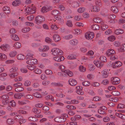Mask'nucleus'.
Instances as JSON below:
<instances>
[{"label":"nucleus","mask_w":125,"mask_h":125,"mask_svg":"<svg viewBox=\"0 0 125 125\" xmlns=\"http://www.w3.org/2000/svg\"><path fill=\"white\" fill-rule=\"evenodd\" d=\"M68 117V115L66 114H63L62 115L61 117H55L54 119V121L58 123H62L65 121Z\"/></svg>","instance_id":"1"},{"label":"nucleus","mask_w":125,"mask_h":125,"mask_svg":"<svg viewBox=\"0 0 125 125\" xmlns=\"http://www.w3.org/2000/svg\"><path fill=\"white\" fill-rule=\"evenodd\" d=\"M36 8L35 7L26 8L25 10V14H32L35 12Z\"/></svg>","instance_id":"2"},{"label":"nucleus","mask_w":125,"mask_h":125,"mask_svg":"<svg viewBox=\"0 0 125 125\" xmlns=\"http://www.w3.org/2000/svg\"><path fill=\"white\" fill-rule=\"evenodd\" d=\"M52 54L54 55H61L63 53L62 51L59 48H54L52 49Z\"/></svg>","instance_id":"3"},{"label":"nucleus","mask_w":125,"mask_h":125,"mask_svg":"<svg viewBox=\"0 0 125 125\" xmlns=\"http://www.w3.org/2000/svg\"><path fill=\"white\" fill-rule=\"evenodd\" d=\"M35 20L36 23L38 24H39L44 21L45 18L42 16H38L35 18Z\"/></svg>","instance_id":"4"},{"label":"nucleus","mask_w":125,"mask_h":125,"mask_svg":"<svg viewBox=\"0 0 125 125\" xmlns=\"http://www.w3.org/2000/svg\"><path fill=\"white\" fill-rule=\"evenodd\" d=\"M2 104L4 105H6L9 102V96L7 94H5L3 95L2 96Z\"/></svg>","instance_id":"5"},{"label":"nucleus","mask_w":125,"mask_h":125,"mask_svg":"<svg viewBox=\"0 0 125 125\" xmlns=\"http://www.w3.org/2000/svg\"><path fill=\"white\" fill-rule=\"evenodd\" d=\"M89 11L91 12H98L99 11L100 9L99 7L97 6H95L94 7V6L91 5L89 7Z\"/></svg>","instance_id":"6"},{"label":"nucleus","mask_w":125,"mask_h":125,"mask_svg":"<svg viewBox=\"0 0 125 125\" xmlns=\"http://www.w3.org/2000/svg\"><path fill=\"white\" fill-rule=\"evenodd\" d=\"M94 36V33L93 32H88L85 34L86 38L89 40H91L93 38Z\"/></svg>","instance_id":"7"},{"label":"nucleus","mask_w":125,"mask_h":125,"mask_svg":"<svg viewBox=\"0 0 125 125\" xmlns=\"http://www.w3.org/2000/svg\"><path fill=\"white\" fill-rule=\"evenodd\" d=\"M116 16L114 14H110L108 16V18L109 20V22L111 23H114L115 19L116 18Z\"/></svg>","instance_id":"8"},{"label":"nucleus","mask_w":125,"mask_h":125,"mask_svg":"<svg viewBox=\"0 0 125 125\" xmlns=\"http://www.w3.org/2000/svg\"><path fill=\"white\" fill-rule=\"evenodd\" d=\"M111 80L112 83L114 84H117L119 83L120 82L119 78L117 77H112Z\"/></svg>","instance_id":"9"},{"label":"nucleus","mask_w":125,"mask_h":125,"mask_svg":"<svg viewBox=\"0 0 125 125\" xmlns=\"http://www.w3.org/2000/svg\"><path fill=\"white\" fill-rule=\"evenodd\" d=\"M69 43L71 45L73 46H75L78 44L79 42L77 39H74L70 41Z\"/></svg>","instance_id":"10"},{"label":"nucleus","mask_w":125,"mask_h":125,"mask_svg":"<svg viewBox=\"0 0 125 125\" xmlns=\"http://www.w3.org/2000/svg\"><path fill=\"white\" fill-rule=\"evenodd\" d=\"M115 51L113 49H109L106 52V55L108 56H110L112 55H115Z\"/></svg>","instance_id":"11"},{"label":"nucleus","mask_w":125,"mask_h":125,"mask_svg":"<svg viewBox=\"0 0 125 125\" xmlns=\"http://www.w3.org/2000/svg\"><path fill=\"white\" fill-rule=\"evenodd\" d=\"M53 59L55 61L60 62L63 61L64 59V58L63 56H59L54 57Z\"/></svg>","instance_id":"12"},{"label":"nucleus","mask_w":125,"mask_h":125,"mask_svg":"<svg viewBox=\"0 0 125 125\" xmlns=\"http://www.w3.org/2000/svg\"><path fill=\"white\" fill-rule=\"evenodd\" d=\"M76 93L79 94L83 95L84 94V93L82 90V88H81L80 86H76Z\"/></svg>","instance_id":"13"},{"label":"nucleus","mask_w":125,"mask_h":125,"mask_svg":"<svg viewBox=\"0 0 125 125\" xmlns=\"http://www.w3.org/2000/svg\"><path fill=\"white\" fill-rule=\"evenodd\" d=\"M94 63L95 65L97 67H102L104 65L103 62L97 60L94 61Z\"/></svg>","instance_id":"14"},{"label":"nucleus","mask_w":125,"mask_h":125,"mask_svg":"<svg viewBox=\"0 0 125 125\" xmlns=\"http://www.w3.org/2000/svg\"><path fill=\"white\" fill-rule=\"evenodd\" d=\"M68 3H69V4L71 5V6L74 8H76L79 6V5L78 3L76 1H74L72 2H68Z\"/></svg>","instance_id":"15"},{"label":"nucleus","mask_w":125,"mask_h":125,"mask_svg":"<svg viewBox=\"0 0 125 125\" xmlns=\"http://www.w3.org/2000/svg\"><path fill=\"white\" fill-rule=\"evenodd\" d=\"M69 84L72 86L76 85L77 83L75 79H70L69 80Z\"/></svg>","instance_id":"16"},{"label":"nucleus","mask_w":125,"mask_h":125,"mask_svg":"<svg viewBox=\"0 0 125 125\" xmlns=\"http://www.w3.org/2000/svg\"><path fill=\"white\" fill-rule=\"evenodd\" d=\"M2 9L5 13L9 14L10 12V9L9 7L5 6L3 7Z\"/></svg>","instance_id":"17"},{"label":"nucleus","mask_w":125,"mask_h":125,"mask_svg":"<svg viewBox=\"0 0 125 125\" xmlns=\"http://www.w3.org/2000/svg\"><path fill=\"white\" fill-rule=\"evenodd\" d=\"M49 49V47L47 45H44L43 47L42 48H40L39 49L40 52L47 51Z\"/></svg>","instance_id":"18"},{"label":"nucleus","mask_w":125,"mask_h":125,"mask_svg":"<svg viewBox=\"0 0 125 125\" xmlns=\"http://www.w3.org/2000/svg\"><path fill=\"white\" fill-rule=\"evenodd\" d=\"M124 30L122 29H118L114 31V33L116 35L121 34L124 33Z\"/></svg>","instance_id":"19"},{"label":"nucleus","mask_w":125,"mask_h":125,"mask_svg":"<svg viewBox=\"0 0 125 125\" xmlns=\"http://www.w3.org/2000/svg\"><path fill=\"white\" fill-rule=\"evenodd\" d=\"M116 115L118 117L123 119H125V115L120 113V112L116 113Z\"/></svg>","instance_id":"20"},{"label":"nucleus","mask_w":125,"mask_h":125,"mask_svg":"<svg viewBox=\"0 0 125 125\" xmlns=\"http://www.w3.org/2000/svg\"><path fill=\"white\" fill-rule=\"evenodd\" d=\"M21 3L20 0H16L12 2V5L14 6H19Z\"/></svg>","instance_id":"21"},{"label":"nucleus","mask_w":125,"mask_h":125,"mask_svg":"<svg viewBox=\"0 0 125 125\" xmlns=\"http://www.w3.org/2000/svg\"><path fill=\"white\" fill-rule=\"evenodd\" d=\"M54 40L55 42H58L61 40V38L58 35L55 34L53 36Z\"/></svg>","instance_id":"22"},{"label":"nucleus","mask_w":125,"mask_h":125,"mask_svg":"<svg viewBox=\"0 0 125 125\" xmlns=\"http://www.w3.org/2000/svg\"><path fill=\"white\" fill-rule=\"evenodd\" d=\"M111 10L112 11L115 13H117L119 11L118 8L116 6H112L111 7Z\"/></svg>","instance_id":"23"},{"label":"nucleus","mask_w":125,"mask_h":125,"mask_svg":"<svg viewBox=\"0 0 125 125\" xmlns=\"http://www.w3.org/2000/svg\"><path fill=\"white\" fill-rule=\"evenodd\" d=\"M29 102V101L25 100H23L21 101H19L18 103L20 105L25 104Z\"/></svg>","instance_id":"24"},{"label":"nucleus","mask_w":125,"mask_h":125,"mask_svg":"<svg viewBox=\"0 0 125 125\" xmlns=\"http://www.w3.org/2000/svg\"><path fill=\"white\" fill-rule=\"evenodd\" d=\"M8 47H9L8 45L5 44L1 45L0 48L3 51H6L7 50Z\"/></svg>","instance_id":"25"},{"label":"nucleus","mask_w":125,"mask_h":125,"mask_svg":"<svg viewBox=\"0 0 125 125\" xmlns=\"http://www.w3.org/2000/svg\"><path fill=\"white\" fill-rule=\"evenodd\" d=\"M64 73H66L68 76L70 77L73 76V72L69 70L64 71Z\"/></svg>","instance_id":"26"},{"label":"nucleus","mask_w":125,"mask_h":125,"mask_svg":"<svg viewBox=\"0 0 125 125\" xmlns=\"http://www.w3.org/2000/svg\"><path fill=\"white\" fill-rule=\"evenodd\" d=\"M94 21L96 23H100L102 24V20L101 18L98 17L95 18L94 19Z\"/></svg>","instance_id":"27"},{"label":"nucleus","mask_w":125,"mask_h":125,"mask_svg":"<svg viewBox=\"0 0 125 125\" xmlns=\"http://www.w3.org/2000/svg\"><path fill=\"white\" fill-rule=\"evenodd\" d=\"M17 54L16 51H15L10 52L9 54V56L11 57H15Z\"/></svg>","instance_id":"28"},{"label":"nucleus","mask_w":125,"mask_h":125,"mask_svg":"<svg viewBox=\"0 0 125 125\" xmlns=\"http://www.w3.org/2000/svg\"><path fill=\"white\" fill-rule=\"evenodd\" d=\"M18 70L17 67L14 66L12 67L10 70V73H15Z\"/></svg>","instance_id":"29"},{"label":"nucleus","mask_w":125,"mask_h":125,"mask_svg":"<svg viewBox=\"0 0 125 125\" xmlns=\"http://www.w3.org/2000/svg\"><path fill=\"white\" fill-rule=\"evenodd\" d=\"M7 57L4 54L0 53V59L2 61L5 60L7 59Z\"/></svg>","instance_id":"30"},{"label":"nucleus","mask_w":125,"mask_h":125,"mask_svg":"<svg viewBox=\"0 0 125 125\" xmlns=\"http://www.w3.org/2000/svg\"><path fill=\"white\" fill-rule=\"evenodd\" d=\"M91 28L94 30H97L99 29L100 27L97 24H94L92 26Z\"/></svg>","instance_id":"31"},{"label":"nucleus","mask_w":125,"mask_h":125,"mask_svg":"<svg viewBox=\"0 0 125 125\" xmlns=\"http://www.w3.org/2000/svg\"><path fill=\"white\" fill-rule=\"evenodd\" d=\"M101 24V28L102 30H104L108 28V26L106 24H104L103 22Z\"/></svg>","instance_id":"32"},{"label":"nucleus","mask_w":125,"mask_h":125,"mask_svg":"<svg viewBox=\"0 0 125 125\" xmlns=\"http://www.w3.org/2000/svg\"><path fill=\"white\" fill-rule=\"evenodd\" d=\"M52 15L55 16H58L60 14L59 13V12L58 10H53L52 11Z\"/></svg>","instance_id":"33"},{"label":"nucleus","mask_w":125,"mask_h":125,"mask_svg":"<svg viewBox=\"0 0 125 125\" xmlns=\"http://www.w3.org/2000/svg\"><path fill=\"white\" fill-rule=\"evenodd\" d=\"M17 58L19 60H22L25 58V56L23 55L20 54L18 55L17 56Z\"/></svg>","instance_id":"34"},{"label":"nucleus","mask_w":125,"mask_h":125,"mask_svg":"<svg viewBox=\"0 0 125 125\" xmlns=\"http://www.w3.org/2000/svg\"><path fill=\"white\" fill-rule=\"evenodd\" d=\"M14 122V120L11 118H9L7 121V123L9 125H12L13 124Z\"/></svg>","instance_id":"35"},{"label":"nucleus","mask_w":125,"mask_h":125,"mask_svg":"<svg viewBox=\"0 0 125 125\" xmlns=\"http://www.w3.org/2000/svg\"><path fill=\"white\" fill-rule=\"evenodd\" d=\"M24 88L21 86L17 87L15 89V91L16 92H20L21 91H23Z\"/></svg>","instance_id":"36"},{"label":"nucleus","mask_w":125,"mask_h":125,"mask_svg":"<svg viewBox=\"0 0 125 125\" xmlns=\"http://www.w3.org/2000/svg\"><path fill=\"white\" fill-rule=\"evenodd\" d=\"M115 37L113 35H111L108 37V40L111 42H113L115 39Z\"/></svg>","instance_id":"37"},{"label":"nucleus","mask_w":125,"mask_h":125,"mask_svg":"<svg viewBox=\"0 0 125 125\" xmlns=\"http://www.w3.org/2000/svg\"><path fill=\"white\" fill-rule=\"evenodd\" d=\"M51 84L53 86H55L61 87L63 86V85L59 82L58 83L55 82L52 83H51Z\"/></svg>","instance_id":"38"},{"label":"nucleus","mask_w":125,"mask_h":125,"mask_svg":"<svg viewBox=\"0 0 125 125\" xmlns=\"http://www.w3.org/2000/svg\"><path fill=\"white\" fill-rule=\"evenodd\" d=\"M11 37L12 39L14 41H18L19 40L18 36L17 35L15 34L14 35H12Z\"/></svg>","instance_id":"39"},{"label":"nucleus","mask_w":125,"mask_h":125,"mask_svg":"<svg viewBox=\"0 0 125 125\" xmlns=\"http://www.w3.org/2000/svg\"><path fill=\"white\" fill-rule=\"evenodd\" d=\"M79 70L82 72H84L86 71V69L82 65H80L79 67Z\"/></svg>","instance_id":"40"},{"label":"nucleus","mask_w":125,"mask_h":125,"mask_svg":"<svg viewBox=\"0 0 125 125\" xmlns=\"http://www.w3.org/2000/svg\"><path fill=\"white\" fill-rule=\"evenodd\" d=\"M28 120L31 121L36 122L38 119L36 118L33 117H30L28 118Z\"/></svg>","instance_id":"41"},{"label":"nucleus","mask_w":125,"mask_h":125,"mask_svg":"<svg viewBox=\"0 0 125 125\" xmlns=\"http://www.w3.org/2000/svg\"><path fill=\"white\" fill-rule=\"evenodd\" d=\"M102 76L103 78H106L107 77L108 73L107 71L104 70L102 72Z\"/></svg>","instance_id":"42"},{"label":"nucleus","mask_w":125,"mask_h":125,"mask_svg":"<svg viewBox=\"0 0 125 125\" xmlns=\"http://www.w3.org/2000/svg\"><path fill=\"white\" fill-rule=\"evenodd\" d=\"M33 71L34 73L38 74H41L42 72L41 70L38 68L35 69Z\"/></svg>","instance_id":"43"},{"label":"nucleus","mask_w":125,"mask_h":125,"mask_svg":"<svg viewBox=\"0 0 125 125\" xmlns=\"http://www.w3.org/2000/svg\"><path fill=\"white\" fill-rule=\"evenodd\" d=\"M66 24L67 26L69 27H72L73 26L72 22L70 20L67 21L66 22Z\"/></svg>","instance_id":"44"},{"label":"nucleus","mask_w":125,"mask_h":125,"mask_svg":"<svg viewBox=\"0 0 125 125\" xmlns=\"http://www.w3.org/2000/svg\"><path fill=\"white\" fill-rule=\"evenodd\" d=\"M13 47L16 48H19L21 47V44L19 42L15 43Z\"/></svg>","instance_id":"45"},{"label":"nucleus","mask_w":125,"mask_h":125,"mask_svg":"<svg viewBox=\"0 0 125 125\" xmlns=\"http://www.w3.org/2000/svg\"><path fill=\"white\" fill-rule=\"evenodd\" d=\"M85 10V9L84 7L80 8L77 10V11L79 13H81L83 12Z\"/></svg>","instance_id":"46"},{"label":"nucleus","mask_w":125,"mask_h":125,"mask_svg":"<svg viewBox=\"0 0 125 125\" xmlns=\"http://www.w3.org/2000/svg\"><path fill=\"white\" fill-rule=\"evenodd\" d=\"M30 30L29 27H26L23 28L22 30V31L23 32H26L29 31Z\"/></svg>","instance_id":"47"},{"label":"nucleus","mask_w":125,"mask_h":125,"mask_svg":"<svg viewBox=\"0 0 125 125\" xmlns=\"http://www.w3.org/2000/svg\"><path fill=\"white\" fill-rule=\"evenodd\" d=\"M22 118H21L19 120V123L21 125L23 123H25L26 122V119H23V117H21Z\"/></svg>","instance_id":"48"},{"label":"nucleus","mask_w":125,"mask_h":125,"mask_svg":"<svg viewBox=\"0 0 125 125\" xmlns=\"http://www.w3.org/2000/svg\"><path fill=\"white\" fill-rule=\"evenodd\" d=\"M33 54L31 53H28L26 55V59H30L33 58Z\"/></svg>","instance_id":"49"},{"label":"nucleus","mask_w":125,"mask_h":125,"mask_svg":"<svg viewBox=\"0 0 125 125\" xmlns=\"http://www.w3.org/2000/svg\"><path fill=\"white\" fill-rule=\"evenodd\" d=\"M73 36L72 35L69 34L68 35L65 36L63 37V38L66 40H69L70 39L72 38Z\"/></svg>","instance_id":"50"},{"label":"nucleus","mask_w":125,"mask_h":125,"mask_svg":"<svg viewBox=\"0 0 125 125\" xmlns=\"http://www.w3.org/2000/svg\"><path fill=\"white\" fill-rule=\"evenodd\" d=\"M20 110L18 111V112L19 113H21L22 114H26L27 113V112L24 110H22L21 108H20Z\"/></svg>","instance_id":"51"},{"label":"nucleus","mask_w":125,"mask_h":125,"mask_svg":"<svg viewBox=\"0 0 125 125\" xmlns=\"http://www.w3.org/2000/svg\"><path fill=\"white\" fill-rule=\"evenodd\" d=\"M28 69L31 71H32L35 68V66L33 65H29L27 66Z\"/></svg>","instance_id":"52"},{"label":"nucleus","mask_w":125,"mask_h":125,"mask_svg":"<svg viewBox=\"0 0 125 125\" xmlns=\"http://www.w3.org/2000/svg\"><path fill=\"white\" fill-rule=\"evenodd\" d=\"M32 111L35 114H38L41 113L40 110L37 108H34Z\"/></svg>","instance_id":"53"},{"label":"nucleus","mask_w":125,"mask_h":125,"mask_svg":"<svg viewBox=\"0 0 125 125\" xmlns=\"http://www.w3.org/2000/svg\"><path fill=\"white\" fill-rule=\"evenodd\" d=\"M68 59H76V57L72 54L69 55L67 57Z\"/></svg>","instance_id":"54"},{"label":"nucleus","mask_w":125,"mask_h":125,"mask_svg":"<svg viewBox=\"0 0 125 125\" xmlns=\"http://www.w3.org/2000/svg\"><path fill=\"white\" fill-rule=\"evenodd\" d=\"M100 61L103 62H105L106 61V57L104 56H101L100 58Z\"/></svg>","instance_id":"55"},{"label":"nucleus","mask_w":125,"mask_h":125,"mask_svg":"<svg viewBox=\"0 0 125 125\" xmlns=\"http://www.w3.org/2000/svg\"><path fill=\"white\" fill-rule=\"evenodd\" d=\"M10 104L11 106L13 107H15L16 105V103L13 100L11 101L10 102Z\"/></svg>","instance_id":"56"},{"label":"nucleus","mask_w":125,"mask_h":125,"mask_svg":"<svg viewBox=\"0 0 125 125\" xmlns=\"http://www.w3.org/2000/svg\"><path fill=\"white\" fill-rule=\"evenodd\" d=\"M51 29L54 30H57L59 28L57 27L56 25L55 24H52L51 25Z\"/></svg>","instance_id":"57"},{"label":"nucleus","mask_w":125,"mask_h":125,"mask_svg":"<svg viewBox=\"0 0 125 125\" xmlns=\"http://www.w3.org/2000/svg\"><path fill=\"white\" fill-rule=\"evenodd\" d=\"M83 85L84 86H89L90 84V82L88 81H85L82 83Z\"/></svg>","instance_id":"58"},{"label":"nucleus","mask_w":125,"mask_h":125,"mask_svg":"<svg viewBox=\"0 0 125 125\" xmlns=\"http://www.w3.org/2000/svg\"><path fill=\"white\" fill-rule=\"evenodd\" d=\"M66 107L68 109H70L74 110L76 109L75 106L70 105H68L66 106Z\"/></svg>","instance_id":"59"},{"label":"nucleus","mask_w":125,"mask_h":125,"mask_svg":"<svg viewBox=\"0 0 125 125\" xmlns=\"http://www.w3.org/2000/svg\"><path fill=\"white\" fill-rule=\"evenodd\" d=\"M112 93L115 96H118L120 94V92L118 91H113L112 92Z\"/></svg>","instance_id":"60"},{"label":"nucleus","mask_w":125,"mask_h":125,"mask_svg":"<svg viewBox=\"0 0 125 125\" xmlns=\"http://www.w3.org/2000/svg\"><path fill=\"white\" fill-rule=\"evenodd\" d=\"M45 73L47 75L52 74V71L49 69L46 70L45 71Z\"/></svg>","instance_id":"61"},{"label":"nucleus","mask_w":125,"mask_h":125,"mask_svg":"<svg viewBox=\"0 0 125 125\" xmlns=\"http://www.w3.org/2000/svg\"><path fill=\"white\" fill-rule=\"evenodd\" d=\"M33 95L35 97L37 98H40L41 97L40 94L38 92H36L33 93Z\"/></svg>","instance_id":"62"},{"label":"nucleus","mask_w":125,"mask_h":125,"mask_svg":"<svg viewBox=\"0 0 125 125\" xmlns=\"http://www.w3.org/2000/svg\"><path fill=\"white\" fill-rule=\"evenodd\" d=\"M96 4L97 5V6H98V7H101L102 5V3L100 0H97L96 2Z\"/></svg>","instance_id":"63"},{"label":"nucleus","mask_w":125,"mask_h":125,"mask_svg":"<svg viewBox=\"0 0 125 125\" xmlns=\"http://www.w3.org/2000/svg\"><path fill=\"white\" fill-rule=\"evenodd\" d=\"M16 32V30L14 28H12L10 29V34H13L15 33Z\"/></svg>","instance_id":"64"}]
</instances>
